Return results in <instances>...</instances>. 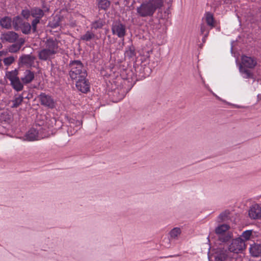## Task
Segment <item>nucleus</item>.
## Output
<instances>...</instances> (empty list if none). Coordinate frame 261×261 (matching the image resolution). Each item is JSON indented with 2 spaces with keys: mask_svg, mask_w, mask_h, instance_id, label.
Instances as JSON below:
<instances>
[{
  "mask_svg": "<svg viewBox=\"0 0 261 261\" xmlns=\"http://www.w3.org/2000/svg\"><path fill=\"white\" fill-rule=\"evenodd\" d=\"M252 234L251 230H246L243 232L242 237L245 240H248Z\"/></svg>",
  "mask_w": 261,
  "mask_h": 261,
  "instance_id": "obj_35",
  "label": "nucleus"
},
{
  "mask_svg": "<svg viewBox=\"0 0 261 261\" xmlns=\"http://www.w3.org/2000/svg\"><path fill=\"white\" fill-rule=\"evenodd\" d=\"M256 61L252 58L246 56L242 57V62L240 65L239 70L242 76L245 79L251 78L253 74L246 68H253L256 65Z\"/></svg>",
  "mask_w": 261,
  "mask_h": 261,
  "instance_id": "obj_4",
  "label": "nucleus"
},
{
  "mask_svg": "<svg viewBox=\"0 0 261 261\" xmlns=\"http://www.w3.org/2000/svg\"><path fill=\"white\" fill-rule=\"evenodd\" d=\"M35 59V58L31 55H23L20 57V60L23 64L31 65Z\"/></svg>",
  "mask_w": 261,
  "mask_h": 261,
  "instance_id": "obj_18",
  "label": "nucleus"
},
{
  "mask_svg": "<svg viewBox=\"0 0 261 261\" xmlns=\"http://www.w3.org/2000/svg\"><path fill=\"white\" fill-rule=\"evenodd\" d=\"M112 33L119 38H123L126 34V28L120 22H114L112 27Z\"/></svg>",
  "mask_w": 261,
  "mask_h": 261,
  "instance_id": "obj_8",
  "label": "nucleus"
},
{
  "mask_svg": "<svg viewBox=\"0 0 261 261\" xmlns=\"http://www.w3.org/2000/svg\"><path fill=\"white\" fill-rule=\"evenodd\" d=\"M250 253L254 256H258L261 254V245L254 243L250 245Z\"/></svg>",
  "mask_w": 261,
  "mask_h": 261,
  "instance_id": "obj_16",
  "label": "nucleus"
},
{
  "mask_svg": "<svg viewBox=\"0 0 261 261\" xmlns=\"http://www.w3.org/2000/svg\"><path fill=\"white\" fill-rule=\"evenodd\" d=\"M229 212L228 211H225L221 213L219 216V219L221 221H224L229 216Z\"/></svg>",
  "mask_w": 261,
  "mask_h": 261,
  "instance_id": "obj_33",
  "label": "nucleus"
},
{
  "mask_svg": "<svg viewBox=\"0 0 261 261\" xmlns=\"http://www.w3.org/2000/svg\"><path fill=\"white\" fill-rule=\"evenodd\" d=\"M11 85L17 91H20L23 88V83H21L19 77L11 82Z\"/></svg>",
  "mask_w": 261,
  "mask_h": 261,
  "instance_id": "obj_20",
  "label": "nucleus"
},
{
  "mask_svg": "<svg viewBox=\"0 0 261 261\" xmlns=\"http://www.w3.org/2000/svg\"><path fill=\"white\" fill-rule=\"evenodd\" d=\"M21 47L20 44H14L11 45L9 48V51L11 53H15L19 50Z\"/></svg>",
  "mask_w": 261,
  "mask_h": 261,
  "instance_id": "obj_32",
  "label": "nucleus"
},
{
  "mask_svg": "<svg viewBox=\"0 0 261 261\" xmlns=\"http://www.w3.org/2000/svg\"><path fill=\"white\" fill-rule=\"evenodd\" d=\"M34 77V72L30 70H26L24 71L23 75L20 79L23 84H27L32 82Z\"/></svg>",
  "mask_w": 261,
  "mask_h": 261,
  "instance_id": "obj_14",
  "label": "nucleus"
},
{
  "mask_svg": "<svg viewBox=\"0 0 261 261\" xmlns=\"http://www.w3.org/2000/svg\"><path fill=\"white\" fill-rule=\"evenodd\" d=\"M40 20L38 19H34L32 22V30L34 32H36L37 25L39 22Z\"/></svg>",
  "mask_w": 261,
  "mask_h": 261,
  "instance_id": "obj_36",
  "label": "nucleus"
},
{
  "mask_svg": "<svg viewBox=\"0 0 261 261\" xmlns=\"http://www.w3.org/2000/svg\"><path fill=\"white\" fill-rule=\"evenodd\" d=\"M236 108H241V107H240V106H236Z\"/></svg>",
  "mask_w": 261,
  "mask_h": 261,
  "instance_id": "obj_40",
  "label": "nucleus"
},
{
  "mask_svg": "<svg viewBox=\"0 0 261 261\" xmlns=\"http://www.w3.org/2000/svg\"><path fill=\"white\" fill-rule=\"evenodd\" d=\"M38 98L41 104L44 107L50 109L55 107V101L51 96L42 93L39 95Z\"/></svg>",
  "mask_w": 261,
  "mask_h": 261,
  "instance_id": "obj_7",
  "label": "nucleus"
},
{
  "mask_svg": "<svg viewBox=\"0 0 261 261\" xmlns=\"http://www.w3.org/2000/svg\"><path fill=\"white\" fill-rule=\"evenodd\" d=\"M201 33L203 34L205 37H207L209 33V30L203 24L201 25Z\"/></svg>",
  "mask_w": 261,
  "mask_h": 261,
  "instance_id": "obj_34",
  "label": "nucleus"
},
{
  "mask_svg": "<svg viewBox=\"0 0 261 261\" xmlns=\"http://www.w3.org/2000/svg\"><path fill=\"white\" fill-rule=\"evenodd\" d=\"M18 38V35L14 32H7L2 34L1 39L2 42H9L12 43Z\"/></svg>",
  "mask_w": 261,
  "mask_h": 261,
  "instance_id": "obj_10",
  "label": "nucleus"
},
{
  "mask_svg": "<svg viewBox=\"0 0 261 261\" xmlns=\"http://www.w3.org/2000/svg\"><path fill=\"white\" fill-rule=\"evenodd\" d=\"M82 125V122L80 120H72L71 122H70V127H75L74 129V132H72L71 130H69V128L68 129V132L70 135H72L73 134H74L79 129L81 128V126Z\"/></svg>",
  "mask_w": 261,
  "mask_h": 261,
  "instance_id": "obj_17",
  "label": "nucleus"
},
{
  "mask_svg": "<svg viewBox=\"0 0 261 261\" xmlns=\"http://www.w3.org/2000/svg\"><path fill=\"white\" fill-rule=\"evenodd\" d=\"M3 47V45L1 43H0V49L2 48Z\"/></svg>",
  "mask_w": 261,
  "mask_h": 261,
  "instance_id": "obj_39",
  "label": "nucleus"
},
{
  "mask_svg": "<svg viewBox=\"0 0 261 261\" xmlns=\"http://www.w3.org/2000/svg\"><path fill=\"white\" fill-rule=\"evenodd\" d=\"M55 54L54 51L48 49L46 47L41 50L38 54L39 58L42 60H47L51 58Z\"/></svg>",
  "mask_w": 261,
  "mask_h": 261,
  "instance_id": "obj_13",
  "label": "nucleus"
},
{
  "mask_svg": "<svg viewBox=\"0 0 261 261\" xmlns=\"http://www.w3.org/2000/svg\"><path fill=\"white\" fill-rule=\"evenodd\" d=\"M11 19L9 17H4L0 20V24L3 28L9 29L11 26Z\"/></svg>",
  "mask_w": 261,
  "mask_h": 261,
  "instance_id": "obj_22",
  "label": "nucleus"
},
{
  "mask_svg": "<svg viewBox=\"0 0 261 261\" xmlns=\"http://www.w3.org/2000/svg\"><path fill=\"white\" fill-rule=\"evenodd\" d=\"M95 37V34L91 31H87L83 35L81 36L80 39L84 41H89Z\"/></svg>",
  "mask_w": 261,
  "mask_h": 261,
  "instance_id": "obj_24",
  "label": "nucleus"
},
{
  "mask_svg": "<svg viewBox=\"0 0 261 261\" xmlns=\"http://www.w3.org/2000/svg\"><path fill=\"white\" fill-rule=\"evenodd\" d=\"M181 232V229L180 228H178V227L174 228L170 231V232L169 233L170 238L171 239L176 240L178 239V237L180 235Z\"/></svg>",
  "mask_w": 261,
  "mask_h": 261,
  "instance_id": "obj_23",
  "label": "nucleus"
},
{
  "mask_svg": "<svg viewBox=\"0 0 261 261\" xmlns=\"http://www.w3.org/2000/svg\"><path fill=\"white\" fill-rule=\"evenodd\" d=\"M23 97L22 95H18L17 97H16L12 101L13 105L12 106V108H17L19 105H21Z\"/></svg>",
  "mask_w": 261,
  "mask_h": 261,
  "instance_id": "obj_28",
  "label": "nucleus"
},
{
  "mask_svg": "<svg viewBox=\"0 0 261 261\" xmlns=\"http://www.w3.org/2000/svg\"><path fill=\"white\" fill-rule=\"evenodd\" d=\"M31 14L33 17L40 20L43 17L44 13L41 9L34 8L31 10Z\"/></svg>",
  "mask_w": 261,
  "mask_h": 261,
  "instance_id": "obj_19",
  "label": "nucleus"
},
{
  "mask_svg": "<svg viewBox=\"0 0 261 261\" xmlns=\"http://www.w3.org/2000/svg\"><path fill=\"white\" fill-rule=\"evenodd\" d=\"M163 5V0L146 1L137 8V13L141 17L151 16Z\"/></svg>",
  "mask_w": 261,
  "mask_h": 261,
  "instance_id": "obj_2",
  "label": "nucleus"
},
{
  "mask_svg": "<svg viewBox=\"0 0 261 261\" xmlns=\"http://www.w3.org/2000/svg\"><path fill=\"white\" fill-rule=\"evenodd\" d=\"M69 75L73 80L86 78L87 73L83 64L80 61H73L70 63Z\"/></svg>",
  "mask_w": 261,
  "mask_h": 261,
  "instance_id": "obj_5",
  "label": "nucleus"
},
{
  "mask_svg": "<svg viewBox=\"0 0 261 261\" xmlns=\"http://www.w3.org/2000/svg\"><path fill=\"white\" fill-rule=\"evenodd\" d=\"M21 30L23 33L27 34H29L31 30V26L30 23L28 22H24L22 24L19 28Z\"/></svg>",
  "mask_w": 261,
  "mask_h": 261,
  "instance_id": "obj_26",
  "label": "nucleus"
},
{
  "mask_svg": "<svg viewBox=\"0 0 261 261\" xmlns=\"http://www.w3.org/2000/svg\"><path fill=\"white\" fill-rule=\"evenodd\" d=\"M250 218L257 219L261 218V207L258 204L252 205L248 212Z\"/></svg>",
  "mask_w": 261,
  "mask_h": 261,
  "instance_id": "obj_11",
  "label": "nucleus"
},
{
  "mask_svg": "<svg viewBox=\"0 0 261 261\" xmlns=\"http://www.w3.org/2000/svg\"><path fill=\"white\" fill-rule=\"evenodd\" d=\"M21 15L26 19H28L31 14V11L28 10H23L21 12Z\"/></svg>",
  "mask_w": 261,
  "mask_h": 261,
  "instance_id": "obj_37",
  "label": "nucleus"
},
{
  "mask_svg": "<svg viewBox=\"0 0 261 261\" xmlns=\"http://www.w3.org/2000/svg\"><path fill=\"white\" fill-rule=\"evenodd\" d=\"M61 43L56 39H49L45 43V47L48 49H50L51 51H54V54L58 53L60 49V44Z\"/></svg>",
  "mask_w": 261,
  "mask_h": 261,
  "instance_id": "obj_9",
  "label": "nucleus"
},
{
  "mask_svg": "<svg viewBox=\"0 0 261 261\" xmlns=\"http://www.w3.org/2000/svg\"><path fill=\"white\" fill-rule=\"evenodd\" d=\"M125 57L132 58L135 56V49L133 47H129L125 52Z\"/></svg>",
  "mask_w": 261,
  "mask_h": 261,
  "instance_id": "obj_29",
  "label": "nucleus"
},
{
  "mask_svg": "<svg viewBox=\"0 0 261 261\" xmlns=\"http://www.w3.org/2000/svg\"><path fill=\"white\" fill-rule=\"evenodd\" d=\"M2 60H0V68L2 67Z\"/></svg>",
  "mask_w": 261,
  "mask_h": 261,
  "instance_id": "obj_38",
  "label": "nucleus"
},
{
  "mask_svg": "<svg viewBox=\"0 0 261 261\" xmlns=\"http://www.w3.org/2000/svg\"><path fill=\"white\" fill-rule=\"evenodd\" d=\"M103 24L104 22L102 20L99 19L91 23V29L95 30L100 29L103 27Z\"/></svg>",
  "mask_w": 261,
  "mask_h": 261,
  "instance_id": "obj_27",
  "label": "nucleus"
},
{
  "mask_svg": "<svg viewBox=\"0 0 261 261\" xmlns=\"http://www.w3.org/2000/svg\"><path fill=\"white\" fill-rule=\"evenodd\" d=\"M245 248L244 241L241 238L232 240L229 247V250L219 247L214 250L213 257L214 261H237L234 253H238Z\"/></svg>",
  "mask_w": 261,
  "mask_h": 261,
  "instance_id": "obj_1",
  "label": "nucleus"
},
{
  "mask_svg": "<svg viewBox=\"0 0 261 261\" xmlns=\"http://www.w3.org/2000/svg\"><path fill=\"white\" fill-rule=\"evenodd\" d=\"M14 61H15V58L13 56H10V57L5 58L3 60L4 64L7 66H8L10 65L11 64H12L14 62Z\"/></svg>",
  "mask_w": 261,
  "mask_h": 261,
  "instance_id": "obj_31",
  "label": "nucleus"
},
{
  "mask_svg": "<svg viewBox=\"0 0 261 261\" xmlns=\"http://www.w3.org/2000/svg\"><path fill=\"white\" fill-rule=\"evenodd\" d=\"M22 23V19L19 16H16L14 18L13 25L16 30L19 29Z\"/></svg>",
  "mask_w": 261,
  "mask_h": 261,
  "instance_id": "obj_25",
  "label": "nucleus"
},
{
  "mask_svg": "<svg viewBox=\"0 0 261 261\" xmlns=\"http://www.w3.org/2000/svg\"><path fill=\"white\" fill-rule=\"evenodd\" d=\"M230 227L227 224H222L215 229L216 233L218 235L219 239L222 242H226L231 237L227 233Z\"/></svg>",
  "mask_w": 261,
  "mask_h": 261,
  "instance_id": "obj_6",
  "label": "nucleus"
},
{
  "mask_svg": "<svg viewBox=\"0 0 261 261\" xmlns=\"http://www.w3.org/2000/svg\"><path fill=\"white\" fill-rule=\"evenodd\" d=\"M110 2L108 0H99L98 3V6L100 8L102 9H107L109 7Z\"/></svg>",
  "mask_w": 261,
  "mask_h": 261,
  "instance_id": "obj_30",
  "label": "nucleus"
},
{
  "mask_svg": "<svg viewBox=\"0 0 261 261\" xmlns=\"http://www.w3.org/2000/svg\"><path fill=\"white\" fill-rule=\"evenodd\" d=\"M18 71L16 69H15L11 71L7 72L6 73V77L10 81V82H12L18 78Z\"/></svg>",
  "mask_w": 261,
  "mask_h": 261,
  "instance_id": "obj_21",
  "label": "nucleus"
},
{
  "mask_svg": "<svg viewBox=\"0 0 261 261\" xmlns=\"http://www.w3.org/2000/svg\"><path fill=\"white\" fill-rule=\"evenodd\" d=\"M203 20L205 21L210 29L215 27V20L213 15L210 12H206L203 18Z\"/></svg>",
  "mask_w": 261,
  "mask_h": 261,
  "instance_id": "obj_15",
  "label": "nucleus"
},
{
  "mask_svg": "<svg viewBox=\"0 0 261 261\" xmlns=\"http://www.w3.org/2000/svg\"><path fill=\"white\" fill-rule=\"evenodd\" d=\"M46 132L45 126L36 124L26 133L23 137V140L28 141L40 140L47 136Z\"/></svg>",
  "mask_w": 261,
  "mask_h": 261,
  "instance_id": "obj_3",
  "label": "nucleus"
},
{
  "mask_svg": "<svg viewBox=\"0 0 261 261\" xmlns=\"http://www.w3.org/2000/svg\"><path fill=\"white\" fill-rule=\"evenodd\" d=\"M76 83L77 89L83 93H86L89 90V85L86 81V78H81L77 79Z\"/></svg>",
  "mask_w": 261,
  "mask_h": 261,
  "instance_id": "obj_12",
  "label": "nucleus"
}]
</instances>
